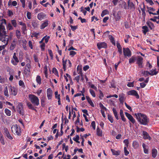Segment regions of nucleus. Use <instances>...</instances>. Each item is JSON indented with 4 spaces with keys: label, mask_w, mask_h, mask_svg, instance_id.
Masks as SVG:
<instances>
[{
    "label": "nucleus",
    "mask_w": 159,
    "mask_h": 159,
    "mask_svg": "<svg viewBox=\"0 0 159 159\" xmlns=\"http://www.w3.org/2000/svg\"><path fill=\"white\" fill-rule=\"evenodd\" d=\"M6 25V20L2 19L0 20V41L3 42L5 44L0 46V51L3 49L8 44L9 41V36L6 35L5 31V26Z\"/></svg>",
    "instance_id": "obj_1"
},
{
    "label": "nucleus",
    "mask_w": 159,
    "mask_h": 159,
    "mask_svg": "<svg viewBox=\"0 0 159 159\" xmlns=\"http://www.w3.org/2000/svg\"><path fill=\"white\" fill-rule=\"evenodd\" d=\"M17 111L20 115H24L23 106L21 103H19L18 105Z\"/></svg>",
    "instance_id": "obj_9"
},
{
    "label": "nucleus",
    "mask_w": 159,
    "mask_h": 159,
    "mask_svg": "<svg viewBox=\"0 0 159 159\" xmlns=\"http://www.w3.org/2000/svg\"><path fill=\"white\" fill-rule=\"evenodd\" d=\"M4 133L5 136L9 139L11 140L13 139V138L12 137L8 129L6 128H4Z\"/></svg>",
    "instance_id": "obj_11"
},
{
    "label": "nucleus",
    "mask_w": 159,
    "mask_h": 159,
    "mask_svg": "<svg viewBox=\"0 0 159 159\" xmlns=\"http://www.w3.org/2000/svg\"><path fill=\"white\" fill-rule=\"evenodd\" d=\"M22 27L21 28V30L22 31L23 34H25L26 33V24H24L22 26Z\"/></svg>",
    "instance_id": "obj_33"
},
{
    "label": "nucleus",
    "mask_w": 159,
    "mask_h": 159,
    "mask_svg": "<svg viewBox=\"0 0 159 159\" xmlns=\"http://www.w3.org/2000/svg\"><path fill=\"white\" fill-rule=\"evenodd\" d=\"M28 6L30 9H31L32 8V2L31 1H28Z\"/></svg>",
    "instance_id": "obj_62"
},
{
    "label": "nucleus",
    "mask_w": 159,
    "mask_h": 159,
    "mask_svg": "<svg viewBox=\"0 0 159 159\" xmlns=\"http://www.w3.org/2000/svg\"><path fill=\"white\" fill-rule=\"evenodd\" d=\"M120 6L121 7L124 8L125 9H127V5L126 3L124 1H122L121 3L120 4Z\"/></svg>",
    "instance_id": "obj_26"
},
{
    "label": "nucleus",
    "mask_w": 159,
    "mask_h": 159,
    "mask_svg": "<svg viewBox=\"0 0 159 159\" xmlns=\"http://www.w3.org/2000/svg\"><path fill=\"white\" fill-rule=\"evenodd\" d=\"M147 7L148 9L147 11H148L150 14H151L152 12L154 11L155 10V9L152 7H149L148 6Z\"/></svg>",
    "instance_id": "obj_36"
},
{
    "label": "nucleus",
    "mask_w": 159,
    "mask_h": 159,
    "mask_svg": "<svg viewBox=\"0 0 159 159\" xmlns=\"http://www.w3.org/2000/svg\"><path fill=\"white\" fill-rule=\"evenodd\" d=\"M128 9H129L132 11L135 9V7L134 4L133 2H130V0H129L128 2Z\"/></svg>",
    "instance_id": "obj_13"
},
{
    "label": "nucleus",
    "mask_w": 159,
    "mask_h": 159,
    "mask_svg": "<svg viewBox=\"0 0 159 159\" xmlns=\"http://www.w3.org/2000/svg\"><path fill=\"white\" fill-rule=\"evenodd\" d=\"M0 141L2 145H4L5 144V143L3 138V135L1 133H0Z\"/></svg>",
    "instance_id": "obj_46"
},
{
    "label": "nucleus",
    "mask_w": 159,
    "mask_h": 159,
    "mask_svg": "<svg viewBox=\"0 0 159 159\" xmlns=\"http://www.w3.org/2000/svg\"><path fill=\"white\" fill-rule=\"evenodd\" d=\"M143 138L144 139H148L150 140L151 139V137L146 132L143 131Z\"/></svg>",
    "instance_id": "obj_22"
},
{
    "label": "nucleus",
    "mask_w": 159,
    "mask_h": 159,
    "mask_svg": "<svg viewBox=\"0 0 159 159\" xmlns=\"http://www.w3.org/2000/svg\"><path fill=\"white\" fill-rule=\"evenodd\" d=\"M80 139V137L78 135H76V136L73 138V139L77 143H80V142L79 141Z\"/></svg>",
    "instance_id": "obj_43"
},
{
    "label": "nucleus",
    "mask_w": 159,
    "mask_h": 159,
    "mask_svg": "<svg viewBox=\"0 0 159 159\" xmlns=\"http://www.w3.org/2000/svg\"><path fill=\"white\" fill-rule=\"evenodd\" d=\"M7 29L9 30H12L13 29V27L10 23H9L8 24L7 26Z\"/></svg>",
    "instance_id": "obj_52"
},
{
    "label": "nucleus",
    "mask_w": 159,
    "mask_h": 159,
    "mask_svg": "<svg viewBox=\"0 0 159 159\" xmlns=\"http://www.w3.org/2000/svg\"><path fill=\"white\" fill-rule=\"evenodd\" d=\"M26 16L28 19H30L31 16V13L29 11H27V12Z\"/></svg>",
    "instance_id": "obj_58"
},
{
    "label": "nucleus",
    "mask_w": 159,
    "mask_h": 159,
    "mask_svg": "<svg viewBox=\"0 0 159 159\" xmlns=\"http://www.w3.org/2000/svg\"><path fill=\"white\" fill-rule=\"evenodd\" d=\"M11 63L14 66L17 65V63L19 62V60L17 56L16 53L14 52L13 54V58L11 60Z\"/></svg>",
    "instance_id": "obj_7"
},
{
    "label": "nucleus",
    "mask_w": 159,
    "mask_h": 159,
    "mask_svg": "<svg viewBox=\"0 0 159 159\" xmlns=\"http://www.w3.org/2000/svg\"><path fill=\"white\" fill-rule=\"evenodd\" d=\"M11 22L12 24L15 27H16V26L17 25V23L16 22V21L15 20H11Z\"/></svg>",
    "instance_id": "obj_53"
},
{
    "label": "nucleus",
    "mask_w": 159,
    "mask_h": 159,
    "mask_svg": "<svg viewBox=\"0 0 159 159\" xmlns=\"http://www.w3.org/2000/svg\"><path fill=\"white\" fill-rule=\"evenodd\" d=\"M136 60V57L134 56H132L129 59V63L132 64L134 63Z\"/></svg>",
    "instance_id": "obj_29"
},
{
    "label": "nucleus",
    "mask_w": 159,
    "mask_h": 159,
    "mask_svg": "<svg viewBox=\"0 0 159 159\" xmlns=\"http://www.w3.org/2000/svg\"><path fill=\"white\" fill-rule=\"evenodd\" d=\"M86 99L87 100L88 102L90 104V105L92 107H94V104H93V102L92 101L91 99L89 97V96H86Z\"/></svg>",
    "instance_id": "obj_24"
},
{
    "label": "nucleus",
    "mask_w": 159,
    "mask_h": 159,
    "mask_svg": "<svg viewBox=\"0 0 159 159\" xmlns=\"http://www.w3.org/2000/svg\"><path fill=\"white\" fill-rule=\"evenodd\" d=\"M125 115L128 119L133 123L134 124L135 122V120L133 117L127 112H125Z\"/></svg>",
    "instance_id": "obj_15"
},
{
    "label": "nucleus",
    "mask_w": 159,
    "mask_h": 159,
    "mask_svg": "<svg viewBox=\"0 0 159 159\" xmlns=\"http://www.w3.org/2000/svg\"><path fill=\"white\" fill-rule=\"evenodd\" d=\"M112 111L113 112V114L114 115L116 118L118 120L119 119V117L118 116V115L117 114V112L116 110V108H113L112 109Z\"/></svg>",
    "instance_id": "obj_27"
},
{
    "label": "nucleus",
    "mask_w": 159,
    "mask_h": 159,
    "mask_svg": "<svg viewBox=\"0 0 159 159\" xmlns=\"http://www.w3.org/2000/svg\"><path fill=\"white\" fill-rule=\"evenodd\" d=\"M142 146L143 148L144 153L145 154H148V146L144 143H143Z\"/></svg>",
    "instance_id": "obj_23"
},
{
    "label": "nucleus",
    "mask_w": 159,
    "mask_h": 159,
    "mask_svg": "<svg viewBox=\"0 0 159 159\" xmlns=\"http://www.w3.org/2000/svg\"><path fill=\"white\" fill-rule=\"evenodd\" d=\"M6 81V80L5 78L2 77L0 75V83H4Z\"/></svg>",
    "instance_id": "obj_55"
},
{
    "label": "nucleus",
    "mask_w": 159,
    "mask_h": 159,
    "mask_svg": "<svg viewBox=\"0 0 159 159\" xmlns=\"http://www.w3.org/2000/svg\"><path fill=\"white\" fill-rule=\"evenodd\" d=\"M36 82L39 84H40L41 83V79L39 75H37L36 79Z\"/></svg>",
    "instance_id": "obj_40"
},
{
    "label": "nucleus",
    "mask_w": 159,
    "mask_h": 159,
    "mask_svg": "<svg viewBox=\"0 0 159 159\" xmlns=\"http://www.w3.org/2000/svg\"><path fill=\"white\" fill-rule=\"evenodd\" d=\"M157 154V151L156 149H154L152 150V157L155 158L156 157Z\"/></svg>",
    "instance_id": "obj_35"
},
{
    "label": "nucleus",
    "mask_w": 159,
    "mask_h": 159,
    "mask_svg": "<svg viewBox=\"0 0 159 159\" xmlns=\"http://www.w3.org/2000/svg\"><path fill=\"white\" fill-rule=\"evenodd\" d=\"M27 59L29 60V63H27L25 66V70L28 72L30 71V69L31 68V66L30 65L31 61L29 58H27Z\"/></svg>",
    "instance_id": "obj_16"
},
{
    "label": "nucleus",
    "mask_w": 159,
    "mask_h": 159,
    "mask_svg": "<svg viewBox=\"0 0 159 159\" xmlns=\"http://www.w3.org/2000/svg\"><path fill=\"white\" fill-rule=\"evenodd\" d=\"M108 119L111 123L113 122L114 120L113 119V117L110 114H108Z\"/></svg>",
    "instance_id": "obj_47"
},
{
    "label": "nucleus",
    "mask_w": 159,
    "mask_h": 159,
    "mask_svg": "<svg viewBox=\"0 0 159 159\" xmlns=\"http://www.w3.org/2000/svg\"><path fill=\"white\" fill-rule=\"evenodd\" d=\"M67 61V60H64V57L62 59V65L63 66V68L64 69V71H65L66 70V62Z\"/></svg>",
    "instance_id": "obj_32"
},
{
    "label": "nucleus",
    "mask_w": 159,
    "mask_h": 159,
    "mask_svg": "<svg viewBox=\"0 0 159 159\" xmlns=\"http://www.w3.org/2000/svg\"><path fill=\"white\" fill-rule=\"evenodd\" d=\"M97 46L99 49L101 48H106L107 47V44L104 42H99L97 44Z\"/></svg>",
    "instance_id": "obj_12"
},
{
    "label": "nucleus",
    "mask_w": 159,
    "mask_h": 159,
    "mask_svg": "<svg viewBox=\"0 0 159 159\" xmlns=\"http://www.w3.org/2000/svg\"><path fill=\"white\" fill-rule=\"evenodd\" d=\"M147 24L151 30L153 29L155 27L154 24L152 23L150 21H148L147 23Z\"/></svg>",
    "instance_id": "obj_31"
},
{
    "label": "nucleus",
    "mask_w": 159,
    "mask_h": 159,
    "mask_svg": "<svg viewBox=\"0 0 159 159\" xmlns=\"http://www.w3.org/2000/svg\"><path fill=\"white\" fill-rule=\"evenodd\" d=\"M111 151L113 155L117 156L120 154V152L119 150L116 151L114 149H111Z\"/></svg>",
    "instance_id": "obj_30"
},
{
    "label": "nucleus",
    "mask_w": 159,
    "mask_h": 159,
    "mask_svg": "<svg viewBox=\"0 0 159 159\" xmlns=\"http://www.w3.org/2000/svg\"><path fill=\"white\" fill-rule=\"evenodd\" d=\"M40 33H37V32H34L32 34L31 36L32 37H35L37 39H38V36L39 35Z\"/></svg>",
    "instance_id": "obj_45"
},
{
    "label": "nucleus",
    "mask_w": 159,
    "mask_h": 159,
    "mask_svg": "<svg viewBox=\"0 0 159 159\" xmlns=\"http://www.w3.org/2000/svg\"><path fill=\"white\" fill-rule=\"evenodd\" d=\"M12 132L18 136L21 135V129L20 127H18L17 125H13L11 127Z\"/></svg>",
    "instance_id": "obj_4"
},
{
    "label": "nucleus",
    "mask_w": 159,
    "mask_h": 159,
    "mask_svg": "<svg viewBox=\"0 0 159 159\" xmlns=\"http://www.w3.org/2000/svg\"><path fill=\"white\" fill-rule=\"evenodd\" d=\"M99 98L100 99H102L104 96V95L102 93V91L101 90H99Z\"/></svg>",
    "instance_id": "obj_59"
},
{
    "label": "nucleus",
    "mask_w": 159,
    "mask_h": 159,
    "mask_svg": "<svg viewBox=\"0 0 159 159\" xmlns=\"http://www.w3.org/2000/svg\"><path fill=\"white\" fill-rule=\"evenodd\" d=\"M27 105L29 109H30L33 110H35L33 106L30 102H27Z\"/></svg>",
    "instance_id": "obj_37"
},
{
    "label": "nucleus",
    "mask_w": 159,
    "mask_h": 159,
    "mask_svg": "<svg viewBox=\"0 0 159 159\" xmlns=\"http://www.w3.org/2000/svg\"><path fill=\"white\" fill-rule=\"evenodd\" d=\"M146 66L148 67V68H147V70H150L152 67V66L148 61L146 63Z\"/></svg>",
    "instance_id": "obj_50"
},
{
    "label": "nucleus",
    "mask_w": 159,
    "mask_h": 159,
    "mask_svg": "<svg viewBox=\"0 0 159 159\" xmlns=\"http://www.w3.org/2000/svg\"><path fill=\"white\" fill-rule=\"evenodd\" d=\"M22 5V7L23 8H25V0H20Z\"/></svg>",
    "instance_id": "obj_61"
},
{
    "label": "nucleus",
    "mask_w": 159,
    "mask_h": 159,
    "mask_svg": "<svg viewBox=\"0 0 159 159\" xmlns=\"http://www.w3.org/2000/svg\"><path fill=\"white\" fill-rule=\"evenodd\" d=\"M48 25V21L47 20H45L41 25L40 28L43 29L47 27Z\"/></svg>",
    "instance_id": "obj_21"
},
{
    "label": "nucleus",
    "mask_w": 159,
    "mask_h": 159,
    "mask_svg": "<svg viewBox=\"0 0 159 159\" xmlns=\"http://www.w3.org/2000/svg\"><path fill=\"white\" fill-rule=\"evenodd\" d=\"M4 94L5 96L8 97L9 96V94L8 93V88L7 86H6L4 89Z\"/></svg>",
    "instance_id": "obj_44"
},
{
    "label": "nucleus",
    "mask_w": 159,
    "mask_h": 159,
    "mask_svg": "<svg viewBox=\"0 0 159 159\" xmlns=\"http://www.w3.org/2000/svg\"><path fill=\"white\" fill-rule=\"evenodd\" d=\"M46 16L45 14L42 12L38 14L37 18L39 20H42L45 18Z\"/></svg>",
    "instance_id": "obj_17"
},
{
    "label": "nucleus",
    "mask_w": 159,
    "mask_h": 159,
    "mask_svg": "<svg viewBox=\"0 0 159 159\" xmlns=\"http://www.w3.org/2000/svg\"><path fill=\"white\" fill-rule=\"evenodd\" d=\"M119 100L120 103L123 104L124 101L125 99V95L123 93H121L119 95Z\"/></svg>",
    "instance_id": "obj_19"
},
{
    "label": "nucleus",
    "mask_w": 159,
    "mask_h": 159,
    "mask_svg": "<svg viewBox=\"0 0 159 159\" xmlns=\"http://www.w3.org/2000/svg\"><path fill=\"white\" fill-rule=\"evenodd\" d=\"M109 38L112 44L115 45V43L114 37L111 35H109Z\"/></svg>",
    "instance_id": "obj_39"
},
{
    "label": "nucleus",
    "mask_w": 159,
    "mask_h": 159,
    "mask_svg": "<svg viewBox=\"0 0 159 159\" xmlns=\"http://www.w3.org/2000/svg\"><path fill=\"white\" fill-rule=\"evenodd\" d=\"M158 73V71H156V69L152 70L149 72V75L152 76L156 75Z\"/></svg>",
    "instance_id": "obj_25"
},
{
    "label": "nucleus",
    "mask_w": 159,
    "mask_h": 159,
    "mask_svg": "<svg viewBox=\"0 0 159 159\" xmlns=\"http://www.w3.org/2000/svg\"><path fill=\"white\" fill-rule=\"evenodd\" d=\"M135 115L136 118L141 124L144 125L148 124L149 121L146 115L141 113H135Z\"/></svg>",
    "instance_id": "obj_2"
},
{
    "label": "nucleus",
    "mask_w": 159,
    "mask_h": 159,
    "mask_svg": "<svg viewBox=\"0 0 159 159\" xmlns=\"http://www.w3.org/2000/svg\"><path fill=\"white\" fill-rule=\"evenodd\" d=\"M113 15L116 21H119L121 18V12L120 11H118L117 12L114 11Z\"/></svg>",
    "instance_id": "obj_6"
},
{
    "label": "nucleus",
    "mask_w": 159,
    "mask_h": 159,
    "mask_svg": "<svg viewBox=\"0 0 159 159\" xmlns=\"http://www.w3.org/2000/svg\"><path fill=\"white\" fill-rule=\"evenodd\" d=\"M16 35L18 39H19L21 36V33L20 31L16 30Z\"/></svg>",
    "instance_id": "obj_48"
},
{
    "label": "nucleus",
    "mask_w": 159,
    "mask_h": 159,
    "mask_svg": "<svg viewBox=\"0 0 159 159\" xmlns=\"http://www.w3.org/2000/svg\"><path fill=\"white\" fill-rule=\"evenodd\" d=\"M89 92L91 95L93 97H96V95L95 94V93L94 92V91L92 89H89Z\"/></svg>",
    "instance_id": "obj_51"
},
{
    "label": "nucleus",
    "mask_w": 159,
    "mask_h": 159,
    "mask_svg": "<svg viewBox=\"0 0 159 159\" xmlns=\"http://www.w3.org/2000/svg\"><path fill=\"white\" fill-rule=\"evenodd\" d=\"M19 85L22 87H24L25 86L24 83L21 80L19 81Z\"/></svg>",
    "instance_id": "obj_63"
},
{
    "label": "nucleus",
    "mask_w": 159,
    "mask_h": 159,
    "mask_svg": "<svg viewBox=\"0 0 159 159\" xmlns=\"http://www.w3.org/2000/svg\"><path fill=\"white\" fill-rule=\"evenodd\" d=\"M47 96L48 99H51L52 98V90L51 88H48L47 90Z\"/></svg>",
    "instance_id": "obj_18"
},
{
    "label": "nucleus",
    "mask_w": 159,
    "mask_h": 159,
    "mask_svg": "<svg viewBox=\"0 0 159 159\" xmlns=\"http://www.w3.org/2000/svg\"><path fill=\"white\" fill-rule=\"evenodd\" d=\"M142 74L144 76H148L149 75V71L144 70H141Z\"/></svg>",
    "instance_id": "obj_38"
},
{
    "label": "nucleus",
    "mask_w": 159,
    "mask_h": 159,
    "mask_svg": "<svg viewBox=\"0 0 159 159\" xmlns=\"http://www.w3.org/2000/svg\"><path fill=\"white\" fill-rule=\"evenodd\" d=\"M128 94L129 95H131L134 96L137 98H139V96L137 92L134 90H132L128 92Z\"/></svg>",
    "instance_id": "obj_14"
},
{
    "label": "nucleus",
    "mask_w": 159,
    "mask_h": 159,
    "mask_svg": "<svg viewBox=\"0 0 159 159\" xmlns=\"http://www.w3.org/2000/svg\"><path fill=\"white\" fill-rule=\"evenodd\" d=\"M33 57L35 62L38 63L39 60L38 59V57L37 56L36 54H34Z\"/></svg>",
    "instance_id": "obj_56"
},
{
    "label": "nucleus",
    "mask_w": 159,
    "mask_h": 159,
    "mask_svg": "<svg viewBox=\"0 0 159 159\" xmlns=\"http://www.w3.org/2000/svg\"><path fill=\"white\" fill-rule=\"evenodd\" d=\"M107 10H105L103 11L101 13V16L102 17H103L105 15L107 14Z\"/></svg>",
    "instance_id": "obj_54"
},
{
    "label": "nucleus",
    "mask_w": 159,
    "mask_h": 159,
    "mask_svg": "<svg viewBox=\"0 0 159 159\" xmlns=\"http://www.w3.org/2000/svg\"><path fill=\"white\" fill-rule=\"evenodd\" d=\"M29 98L30 102L35 106H38L39 103V100L38 98L33 94H29Z\"/></svg>",
    "instance_id": "obj_3"
},
{
    "label": "nucleus",
    "mask_w": 159,
    "mask_h": 159,
    "mask_svg": "<svg viewBox=\"0 0 159 159\" xmlns=\"http://www.w3.org/2000/svg\"><path fill=\"white\" fill-rule=\"evenodd\" d=\"M123 52L124 57H129L131 56V52L129 48H123Z\"/></svg>",
    "instance_id": "obj_5"
},
{
    "label": "nucleus",
    "mask_w": 159,
    "mask_h": 159,
    "mask_svg": "<svg viewBox=\"0 0 159 159\" xmlns=\"http://www.w3.org/2000/svg\"><path fill=\"white\" fill-rule=\"evenodd\" d=\"M5 112L7 116H10L11 115V111L7 108L5 109Z\"/></svg>",
    "instance_id": "obj_42"
},
{
    "label": "nucleus",
    "mask_w": 159,
    "mask_h": 159,
    "mask_svg": "<svg viewBox=\"0 0 159 159\" xmlns=\"http://www.w3.org/2000/svg\"><path fill=\"white\" fill-rule=\"evenodd\" d=\"M10 93L13 96H16L17 93V90L14 87L10 86L9 89Z\"/></svg>",
    "instance_id": "obj_8"
},
{
    "label": "nucleus",
    "mask_w": 159,
    "mask_h": 159,
    "mask_svg": "<svg viewBox=\"0 0 159 159\" xmlns=\"http://www.w3.org/2000/svg\"><path fill=\"white\" fill-rule=\"evenodd\" d=\"M99 105L100 107L101 108V110H103L105 111L107 110V109L106 107H105L102 103H100Z\"/></svg>",
    "instance_id": "obj_49"
},
{
    "label": "nucleus",
    "mask_w": 159,
    "mask_h": 159,
    "mask_svg": "<svg viewBox=\"0 0 159 159\" xmlns=\"http://www.w3.org/2000/svg\"><path fill=\"white\" fill-rule=\"evenodd\" d=\"M142 29H143V32L144 34H145L148 31V28L146 26H143L142 27Z\"/></svg>",
    "instance_id": "obj_41"
},
{
    "label": "nucleus",
    "mask_w": 159,
    "mask_h": 159,
    "mask_svg": "<svg viewBox=\"0 0 159 159\" xmlns=\"http://www.w3.org/2000/svg\"><path fill=\"white\" fill-rule=\"evenodd\" d=\"M48 52L49 54L51 57V59H52L53 58V55L52 50L50 49H48Z\"/></svg>",
    "instance_id": "obj_57"
},
{
    "label": "nucleus",
    "mask_w": 159,
    "mask_h": 159,
    "mask_svg": "<svg viewBox=\"0 0 159 159\" xmlns=\"http://www.w3.org/2000/svg\"><path fill=\"white\" fill-rule=\"evenodd\" d=\"M97 134L99 136H102V131L98 127L97 128Z\"/></svg>",
    "instance_id": "obj_34"
},
{
    "label": "nucleus",
    "mask_w": 159,
    "mask_h": 159,
    "mask_svg": "<svg viewBox=\"0 0 159 159\" xmlns=\"http://www.w3.org/2000/svg\"><path fill=\"white\" fill-rule=\"evenodd\" d=\"M17 44V42L16 40H13L11 43L10 47V49L11 50H13L15 48Z\"/></svg>",
    "instance_id": "obj_20"
},
{
    "label": "nucleus",
    "mask_w": 159,
    "mask_h": 159,
    "mask_svg": "<svg viewBox=\"0 0 159 159\" xmlns=\"http://www.w3.org/2000/svg\"><path fill=\"white\" fill-rule=\"evenodd\" d=\"M143 59L141 57L139 56L137 59L136 63L138 65L139 67L143 68Z\"/></svg>",
    "instance_id": "obj_10"
},
{
    "label": "nucleus",
    "mask_w": 159,
    "mask_h": 159,
    "mask_svg": "<svg viewBox=\"0 0 159 159\" xmlns=\"http://www.w3.org/2000/svg\"><path fill=\"white\" fill-rule=\"evenodd\" d=\"M76 53V52L74 51H70V55L72 57L75 55Z\"/></svg>",
    "instance_id": "obj_64"
},
{
    "label": "nucleus",
    "mask_w": 159,
    "mask_h": 159,
    "mask_svg": "<svg viewBox=\"0 0 159 159\" xmlns=\"http://www.w3.org/2000/svg\"><path fill=\"white\" fill-rule=\"evenodd\" d=\"M132 145L134 149L138 148L139 146V143L136 141L133 142Z\"/></svg>",
    "instance_id": "obj_28"
},
{
    "label": "nucleus",
    "mask_w": 159,
    "mask_h": 159,
    "mask_svg": "<svg viewBox=\"0 0 159 159\" xmlns=\"http://www.w3.org/2000/svg\"><path fill=\"white\" fill-rule=\"evenodd\" d=\"M55 97L57 99H59L60 98V95L59 94H58V93L57 91H56L55 92Z\"/></svg>",
    "instance_id": "obj_60"
}]
</instances>
